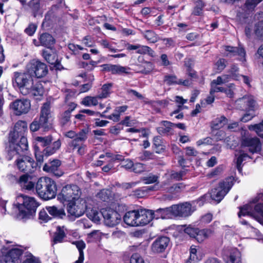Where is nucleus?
<instances>
[{
	"instance_id": "nucleus-1",
	"label": "nucleus",
	"mask_w": 263,
	"mask_h": 263,
	"mask_svg": "<svg viewBox=\"0 0 263 263\" xmlns=\"http://www.w3.org/2000/svg\"><path fill=\"white\" fill-rule=\"evenodd\" d=\"M52 116L50 105L48 102L44 103L41 107L39 118H35L30 124L29 128L31 132H35L40 129L43 131H48L52 128Z\"/></svg>"
},
{
	"instance_id": "nucleus-2",
	"label": "nucleus",
	"mask_w": 263,
	"mask_h": 263,
	"mask_svg": "<svg viewBox=\"0 0 263 263\" xmlns=\"http://www.w3.org/2000/svg\"><path fill=\"white\" fill-rule=\"evenodd\" d=\"M35 190L39 196L44 200L55 197L57 186L55 182L47 177L39 178L35 185Z\"/></svg>"
},
{
	"instance_id": "nucleus-3",
	"label": "nucleus",
	"mask_w": 263,
	"mask_h": 263,
	"mask_svg": "<svg viewBox=\"0 0 263 263\" xmlns=\"http://www.w3.org/2000/svg\"><path fill=\"white\" fill-rule=\"evenodd\" d=\"M20 198L23 199V203L17 204L19 211L17 214V218L26 221L35 215L39 204L33 197L22 196Z\"/></svg>"
},
{
	"instance_id": "nucleus-4",
	"label": "nucleus",
	"mask_w": 263,
	"mask_h": 263,
	"mask_svg": "<svg viewBox=\"0 0 263 263\" xmlns=\"http://www.w3.org/2000/svg\"><path fill=\"white\" fill-rule=\"evenodd\" d=\"M262 197V194H259L253 200L252 203L240 207V211L238 213L239 217H240L241 216L248 215L255 219L263 225V203H259L255 205H253L254 203L258 201L259 199Z\"/></svg>"
},
{
	"instance_id": "nucleus-5",
	"label": "nucleus",
	"mask_w": 263,
	"mask_h": 263,
	"mask_svg": "<svg viewBox=\"0 0 263 263\" xmlns=\"http://www.w3.org/2000/svg\"><path fill=\"white\" fill-rule=\"evenodd\" d=\"M12 83L13 86L17 87L23 95L26 96L29 94V86L33 84V79L26 69L24 72H14Z\"/></svg>"
},
{
	"instance_id": "nucleus-6",
	"label": "nucleus",
	"mask_w": 263,
	"mask_h": 263,
	"mask_svg": "<svg viewBox=\"0 0 263 263\" xmlns=\"http://www.w3.org/2000/svg\"><path fill=\"white\" fill-rule=\"evenodd\" d=\"M234 178L229 177L219 183V185L211 190V198L219 203L228 193L233 185Z\"/></svg>"
},
{
	"instance_id": "nucleus-7",
	"label": "nucleus",
	"mask_w": 263,
	"mask_h": 263,
	"mask_svg": "<svg viewBox=\"0 0 263 263\" xmlns=\"http://www.w3.org/2000/svg\"><path fill=\"white\" fill-rule=\"evenodd\" d=\"M26 69L32 78H42L45 77L48 72L47 65L36 59L31 60L27 64Z\"/></svg>"
},
{
	"instance_id": "nucleus-8",
	"label": "nucleus",
	"mask_w": 263,
	"mask_h": 263,
	"mask_svg": "<svg viewBox=\"0 0 263 263\" xmlns=\"http://www.w3.org/2000/svg\"><path fill=\"white\" fill-rule=\"evenodd\" d=\"M81 194L79 187L75 184H68L62 189L61 192L58 195V199L63 203L65 202H70L79 199Z\"/></svg>"
},
{
	"instance_id": "nucleus-9",
	"label": "nucleus",
	"mask_w": 263,
	"mask_h": 263,
	"mask_svg": "<svg viewBox=\"0 0 263 263\" xmlns=\"http://www.w3.org/2000/svg\"><path fill=\"white\" fill-rule=\"evenodd\" d=\"M61 146L60 140L54 141L51 145L46 147L43 152H41L37 145L35 146V156L37 161V164H41L44 161V157H48L53 154L57 150H58Z\"/></svg>"
},
{
	"instance_id": "nucleus-10",
	"label": "nucleus",
	"mask_w": 263,
	"mask_h": 263,
	"mask_svg": "<svg viewBox=\"0 0 263 263\" xmlns=\"http://www.w3.org/2000/svg\"><path fill=\"white\" fill-rule=\"evenodd\" d=\"M101 213L104 219L105 224L110 227H113L119 224L122 216L116 211L111 208H103Z\"/></svg>"
},
{
	"instance_id": "nucleus-11",
	"label": "nucleus",
	"mask_w": 263,
	"mask_h": 263,
	"mask_svg": "<svg viewBox=\"0 0 263 263\" xmlns=\"http://www.w3.org/2000/svg\"><path fill=\"white\" fill-rule=\"evenodd\" d=\"M10 107L15 115L20 116L28 112L31 108V103L30 100L27 99H16L10 103Z\"/></svg>"
},
{
	"instance_id": "nucleus-12",
	"label": "nucleus",
	"mask_w": 263,
	"mask_h": 263,
	"mask_svg": "<svg viewBox=\"0 0 263 263\" xmlns=\"http://www.w3.org/2000/svg\"><path fill=\"white\" fill-rule=\"evenodd\" d=\"M17 168L25 173H32L36 166L33 159L28 156H23L16 161Z\"/></svg>"
},
{
	"instance_id": "nucleus-13",
	"label": "nucleus",
	"mask_w": 263,
	"mask_h": 263,
	"mask_svg": "<svg viewBox=\"0 0 263 263\" xmlns=\"http://www.w3.org/2000/svg\"><path fill=\"white\" fill-rule=\"evenodd\" d=\"M21 138L18 143L12 144L7 147V151L10 156V160L16 155H21L22 152H24L28 150V144L27 138L24 136H21Z\"/></svg>"
},
{
	"instance_id": "nucleus-14",
	"label": "nucleus",
	"mask_w": 263,
	"mask_h": 263,
	"mask_svg": "<svg viewBox=\"0 0 263 263\" xmlns=\"http://www.w3.org/2000/svg\"><path fill=\"white\" fill-rule=\"evenodd\" d=\"M241 146L248 147L252 154L259 153L261 150V143L257 137H245L241 141Z\"/></svg>"
},
{
	"instance_id": "nucleus-15",
	"label": "nucleus",
	"mask_w": 263,
	"mask_h": 263,
	"mask_svg": "<svg viewBox=\"0 0 263 263\" xmlns=\"http://www.w3.org/2000/svg\"><path fill=\"white\" fill-rule=\"evenodd\" d=\"M173 208L174 216L182 217H186L191 215L195 210V209L192 207V204L187 202L178 205H173Z\"/></svg>"
},
{
	"instance_id": "nucleus-16",
	"label": "nucleus",
	"mask_w": 263,
	"mask_h": 263,
	"mask_svg": "<svg viewBox=\"0 0 263 263\" xmlns=\"http://www.w3.org/2000/svg\"><path fill=\"white\" fill-rule=\"evenodd\" d=\"M237 107L242 110L254 111L256 103L252 96H244L236 101Z\"/></svg>"
},
{
	"instance_id": "nucleus-17",
	"label": "nucleus",
	"mask_w": 263,
	"mask_h": 263,
	"mask_svg": "<svg viewBox=\"0 0 263 263\" xmlns=\"http://www.w3.org/2000/svg\"><path fill=\"white\" fill-rule=\"evenodd\" d=\"M43 170L45 172L51 173L58 177L62 176L64 174L61 169V161L59 159H53L45 163Z\"/></svg>"
},
{
	"instance_id": "nucleus-18",
	"label": "nucleus",
	"mask_w": 263,
	"mask_h": 263,
	"mask_svg": "<svg viewBox=\"0 0 263 263\" xmlns=\"http://www.w3.org/2000/svg\"><path fill=\"white\" fill-rule=\"evenodd\" d=\"M170 242V238L166 236L157 237L151 245V250L154 253L164 252Z\"/></svg>"
},
{
	"instance_id": "nucleus-19",
	"label": "nucleus",
	"mask_w": 263,
	"mask_h": 263,
	"mask_svg": "<svg viewBox=\"0 0 263 263\" xmlns=\"http://www.w3.org/2000/svg\"><path fill=\"white\" fill-rule=\"evenodd\" d=\"M223 257L226 263H241L240 252L236 248L224 250Z\"/></svg>"
},
{
	"instance_id": "nucleus-20",
	"label": "nucleus",
	"mask_w": 263,
	"mask_h": 263,
	"mask_svg": "<svg viewBox=\"0 0 263 263\" xmlns=\"http://www.w3.org/2000/svg\"><path fill=\"white\" fill-rule=\"evenodd\" d=\"M155 217V215L152 210L144 209L138 211V226L148 224Z\"/></svg>"
},
{
	"instance_id": "nucleus-21",
	"label": "nucleus",
	"mask_w": 263,
	"mask_h": 263,
	"mask_svg": "<svg viewBox=\"0 0 263 263\" xmlns=\"http://www.w3.org/2000/svg\"><path fill=\"white\" fill-rule=\"evenodd\" d=\"M86 205H76L75 200L68 202L67 205L68 213L72 216L79 217L82 216L85 211Z\"/></svg>"
},
{
	"instance_id": "nucleus-22",
	"label": "nucleus",
	"mask_w": 263,
	"mask_h": 263,
	"mask_svg": "<svg viewBox=\"0 0 263 263\" xmlns=\"http://www.w3.org/2000/svg\"><path fill=\"white\" fill-rule=\"evenodd\" d=\"M226 51L227 52V56L232 57L236 55H238L241 60H245L246 55V51L245 49L242 47H233V46H226Z\"/></svg>"
},
{
	"instance_id": "nucleus-23",
	"label": "nucleus",
	"mask_w": 263,
	"mask_h": 263,
	"mask_svg": "<svg viewBox=\"0 0 263 263\" xmlns=\"http://www.w3.org/2000/svg\"><path fill=\"white\" fill-rule=\"evenodd\" d=\"M103 68V70L111 72L112 74H122V73H128V72L126 71L127 68L119 65H112V64H103L101 66Z\"/></svg>"
},
{
	"instance_id": "nucleus-24",
	"label": "nucleus",
	"mask_w": 263,
	"mask_h": 263,
	"mask_svg": "<svg viewBox=\"0 0 263 263\" xmlns=\"http://www.w3.org/2000/svg\"><path fill=\"white\" fill-rule=\"evenodd\" d=\"M124 222L130 226H138V211L133 210L127 212L123 217Z\"/></svg>"
},
{
	"instance_id": "nucleus-25",
	"label": "nucleus",
	"mask_w": 263,
	"mask_h": 263,
	"mask_svg": "<svg viewBox=\"0 0 263 263\" xmlns=\"http://www.w3.org/2000/svg\"><path fill=\"white\" fill-rule=\"evenodd\" d=\"M39 41L41 45L50 49L55 43L54 37L48 33H43L40 35Z\"/></svg>"
},
{
	"instance_id": "nucleus-26",
	"label": "nucleus",
	"mask_w": 263,
	"mask_h": 263,
	"mask_svg": "<svg viewBox=\"0 0 263 263\" xmlns=\"http://www.w3.org/2000/svg\"><path fill=\"white\" fill-rule=\"evenodd\" d=\"M154 214L155 215V218H162L164 219L166 217H169L171 215L174 216V208L173 205L170 207L164 208H159L155 211Z\"/></svg>"
},
{
	"instance_id": "nucleus-27",
	"label": "nucleus",
	"mask_w": 263,
	"mask_h": 263,
	"mask_svg": "<svg viewBox=\"0 0 263 263\" xmlns=\"http://www.w3.org/2000/svg\"><path fill=\"white\" fill-rule=\"evenodd\" d=\"M48 213L54 218L63 219L66 216V213L63 208H58L55 206H46Z\"/></svg>"
},
{
	"instance_id": "nucleus-28",
	"label": "nucleus",
	"mask_w": 263,
	"mask_h": 263,
	"mask_svg": "<svg viewBox=\"0 0 263 263\" xmlns=\"http://www.w3.org/2000/svg\"><path fill=\"white\" fill-rule=\"evenodd\" d=\"M23 250L18 248H14L11 249L5 255L7 258H9L14 263H19L20 259L23 254Z\"/></svg>"
},
{
	"instance_id": "nucleus-29",
	"label": "nucleus",
	"mask_w": 263,
	"mask_h": 263,
	"mask_svg": "<svg viewBox=\"0 0 263 263\" xmlns=\"http://www.w3.org/2000/svg\"><path fill=\"white\" fill-rule=\"evenodd\" d=\"M213 233V231L211 229H205L199 230L197 228V233L194 238H195L198 242L200 243L211 236Z\"/></svg>"
},
{
	"instance_id": "nucleus-30",
	"label": "nucleus",
	"mask_w": 263,
	"mask_h": 263,
	"mask_svg": "<svg viewBox=\"0 0 263 263\" xmlns=\"http://www.w3.org/2000/svg\"><path fill=\"white\" fill-rule=\"evenodd\" d=\"M235 156L237 157L236 161V167L240 173H241L243 161L246 160L247 158H252L249 156L247 153H245L242 150H240L238 154H235Z\"/></svg>"
},
{
	"instance_id": "nucleus-31",
	"label": "nucleus",
	"mask_w": 263,
	"mask_h": 263,
	"mask_svg": "<svg viewBox=\"0 0 263 263\" xmlns=\"http://www.w3.org/2000/svg\"><path fill=\"white\" fill-rule=\"evenodd\" d=\"M42 0H31L28 3V6L31 10L32 14L34 17H36L39 14L42 13L40 2Z\"/></svg>"
},
{
	"instance_id": "nucleus-32",
	"label": "nucleus",
	"mask_w": 263,
	"mask_h": 263,
	"mask_svg": "<svg viewBox=\"0 0 263 263\" xmlns=\"http://www.w3.org/2000/svg\"><path fill=\"white\" fill-rule=\"evenodd\" d=\"M30 92L32 96L34 97L42 96L44 94V88L41 83H36L34 85L32 84L29 86Z\"/></svg>"
},
{
	"instance_id": "nucleus-33",
	"label": "nucleus",
	"mask_w": 263,
	"mask_h": 263,
	"mask_svg": "<svg viewBox=\"0 0 263 263\" xmlns=\"http://www.w3.org/2000/svg\"><path fill=\"white\" fill-rule=\"evenodd\" d=\"M35 140L37 142V146H41L47 147L51 145V144H50L53 140V138L52 136L49 135L45 137H36Z\"/></svg>"
},
{
	"instance_id": "nucleus-34",
	"label": "nucleus",
	"mask_w": 263,
	"mask_h": 263,
	"mask_svg": "<svg viewBox=\"0 0 263 263\" xmlns=\"http://www.w3.org/2000/svg\"><path fill=\"white\" fill-rule=\"evenodd\" d=\"M227 119L224 116H221L213 120L211 123V127L213 130H218L222 127L227 123Z\"/></svg>"
},
{
	"instance_id": "nucleus-35",
	"label": "nucleus",
	"mask_w": 263,
	"mask_h": 263,
	"mask_svg": "<svg viewBox=\"0 0 263 263\" xmlns=\"http://www.w3.org/2000/svg\"><path fill=\"white\" fill-rule=\"evenodd\" d=\"M75 245L79 252V257L75 263H83L84 260L83 249L85 248V243L82 240L76 241L72 242Z\"/></svg>"
},
{
	"instance_id": "nucleus-36",
	"label": "nucleus",
	"mask_w": 263,
	"mask_h": 263,
	"mask_svg": "<svg viewBox=\"0 0 263 263\" xmlns=\"http://www.w3.org/2000/svg\"><path fill=\"white\" fill-rule=\"evenodd\" d=\"M113 84L108 83L103 85L101 87V92L99 95L98 98L100 99L106 98L109 97L111 93V89L112 87Z\"/></svg>"
},
{
	"instance_id": "nucleus-37",
	"label": "nucleus",
	"mask_w": 263,
	"mask_h": 263,
	"mask_svg": "<svg viewBox=\"0 0 263 263\" xmlns=\"http://www.w3.org/2000/svg\"><path fill=\"white\" fill-rule=\"evenodd\" d=\"M27 129V123L25 121L19 120L15 124L13 129L15 130L17 133L20 134V136H23L24 133Z\"/></svg>"
},
{
	"instance_id": "nucleus-38",
	"label": "nucleus",
	"mask_w": 263,
	"mask_h": 263,
	"mask_svg": "<svg viewBox=\"0 0 263 263\" xmlns=\"http://www.w3.org/2000/svg\"><path fill=\"white\" fill-rule=\"evenodd\" d=\"M248 129L251 131H253L260 138H263V120L261 122L258 124L250 125L248 126Z\"/></svg>"
},
{
	"instance_id": "nucleus-39",
	"label": "nucleus",
	"mask_w": 263,
	"mask_h": 263,
	"mask_svg": "<svg viewBox=\"0 0 263 263\" xmlns=\"http://www.w3.org/2000/svg\"><path fill=\"white\" fill-rule=\"evenodd\" d=\"M42 55L45 60L51 65L55 63L58 59V56L55 53H50L47 50H43Z\"/></svg>"
},
{
	"instance_id": "nucleus-40",
	"label": "nucleus",
	"mask_w": 263,
	"mask_h": 263,
	"mask_svg": "<svg viewBox=\"0 0 263 263\" xmlns=\"http://www.w3.org/2000/svg\"><path fill=\"white\" fill-rule=\"evenodd\" d=\"M66 236L65 233L63 229L58 227L57 232L54 234L53 241L54 243L61 242Z\"/></svg>"
},
{
	"instance_id": "nucleus-41",
	"label": "nucleus",
	"mask_w": 263,
	"mask_h": 263,
	"mask_svg": "<svg viewBox=\"0 0 263 263\" xmlns=\"http://www.w3.org/2000/svg\"><path fill=\"white\" fill-rule=\"evenodd\" d=\"M204 6L205 4L201 0L197 1L196 2L193 14L195 15H201L203 13L202 9Z\"/></svg>"
},
{
	"instance_id": "nucleus-42",
	"label": "nucleus",
	"mask_w": 263,
	"mask_h": 263,
	"mask_svg": "<svg viewBox=\"0 0 263 263\" xmlns=\"http://www.w3.org/2000/svg\"><path fill=\"white\" fill-rule=\"evenodd\" d=\"M144 35L145 38L151 43H156L158 41V36L152 30H146Z\"/></svg>"
},
{
	"instance_id": "nucleus-43",
	"label": "nucleus",
	"mask_w": 263,
	"mask_h": 263,
	"mask_svg": "<svg viewBox=\"0 0 263 263\" xmlns=\"http://www.w3.org/2000/svg\"><path fill=\"white\" fill-rule=\"evenodd\" d=\"M86 215L87 217L92 221L98 222L100 221L99 213L96 210L91 209L86 210Z\"/></svg>"
},
{
	"instance_id": "nucleus-44",
	"label": "nucleus",
	"mask_w": 263,
	"mask_h": 263,
	"mask_svg": "<svg viewBox=\"0 0 263 263\" xmlns=\"http://www.w3.org/2000/svg\"><path fill=\"white\" fill-rule=\"evenodd\" d=\"M82 103L86 106L90 105L96 106L98 104V102L97 97L87 96L83 99Z\"/></svg>"
},
{
	"instance_id": "nucleus-45",
	"label": "nucleus",
	"mask_w": 263,
	"mask_h": 263,
	"mask_svg": "<svg viewBox=\"0 0 263 263\" xmlns=\"http://www.w3.org/2000/svg\"><path fill=\"white\" fill-rule=\"evenodd\" d=\"M178 80L175 75L166 74L164 77V82L168 85L178 84Z\"/></svg>"
},
{
	"instance_id": "nucleus-46",
	"label": "nucleus",
	"mask_w": 263,
	"mask_h": 263,
	"mask_svg": "<svg viewBox=\"0 0 263 263\" xmlns=\"http://www.w3.org/2000/svg\"><path fill=\"white\" fill-rule=\"evenodd\" d=\"M227 61L224 59H219L214 65V69L216 72H221L226 67Z\"/></svg>"
},
{
	"instance_id": "nucleus-47",
	"label": "nucleus",
	"mask_w": 263,
	"mask_h": 263,
	"mask_svg": "<svg viewBox=\"0 0 263 263\" xmlns=\"http://www.w3.org/2000/svg\"><path fill=\"white\" fill-rule=\"evenodd\" d=\"M137 53L139 54H148L151 57L154 56V51L147 46H141L139 45V48L137 51Z\"/></svg>"
},
{
	"instance_id": "nucleus-48",
	"label": "nucleus",
	"mask_w": 263,
	"mask_h": 263,
	"mask_svg": "<svg viewBox=\"0 0 263 263\" xmlns=\"http://www.w3.org/2000/svg\"><path fill=\"white\" fill-rule=\"evenodd\" d=\"M139 72L148 74L153 69V64L151 62H146L145 65L139 66Z\"/></svg>"
},
{
	"instance_id": "nucleus-49",
	"label": "nucleus",
	"mask_w": 263,
	"mask_h": 263,
	"mask_svg": "<svg viewBox=\"0 0 263 263\" xmlns=\"http://www.w3.org/2000/svg\"><path fill=\"white\" fill-rule=\"evenodd\" d=\"M110 196V192L108 190H102L97 195V197L103 201H107Z\"/></svg>"
},
{
	"instance_id": "nucleus-50",
	"label": "nucleus",
	"mask_w": 263,
	"mask_h": 263,
	"mask_svg": "<svg viewBox=\"0 0 263 263\" xmlns=\"http://www.w3.org/2000/svg\"><path fill=\"white\" fill-rule=\"evenodd\" d=\"M20 136H21L20 134L15 131L14 129H13V131L10 132L9 134V146H11L12 144H15L16 143L17 139Z\"/></svg>"
},
{
	"instance_id": "nucleus-51",
	"label": "nucleus",
	"mask_w": 263,
	"mask_h": 263,
	"mask_svg": "<svg viewBox=\"0 0 263 263\" xmlns=\"http://www.w3.org/2000/svg\"><path fill=\"white\" fill-rule=\"evenodd\" d=\"M71 114L69 111H65L61 115L60 123L62 126H64L70 121Z\"/></svg>"
},
{
	"instance_id": "nucleus-52",
	"label": "nucleus",
	"mask_w": 263,
	"mask_h": 263,
	"mask_svg": "<svg viewBox=\"0 0 263 263\" xmlns=\"http://www.w3.org/2000/svg\"><path fill=\"white\" fill-rule=\"evenodd\" d=\"M161 138L160 136H156L153 139V143L155 148L159 151L164 150L165 146L162 144Z\"/></svg>"
},
{
	"instance_id": "nucleus-53",
	"label": "nucleus",
	"mask_w": 263,
	"mask_h": 263,
	"mask_svg": "<svg viewBox=\"0 0 263 263\" xmlns=\"http://www.w3.org/2000/svg\"><path fill=\"white\" fill-rule=\"evenodd\" d=\"M255 33L258 37L263 39V21H260L256 24Z\"/></svg>"
},
{
	"instance_id": "nucleus-54",
	"label": "nucleus",
	"mask_w": 263,
	"mask_h": 263,
	"mask_svg": "<svg viewBox=\"0 0 263 263\" xmlns=\"http://www.w3.org/2000/svg\"><path fill=\"white\" fill-rule=\"evenodd\" d=\"M262 0H247L245 6L248 10H253Z\"/></svg>"
},
{
	"instance_id": "nucleus-55",
	"label": "nucleus",
	"mask_w": 263,
	"mask_h": 263,
	"mask_svg": "<svg viewBox=\"0 0 263 263\" xmlns=\"http://www.w3.org/2000/svg\"><path fill=\"white\" fill-rule=\"evenodd\" d=\"M88 130L87 129H82L78 134H77L76 138L81 142L85 141L87 138V133Z\"/></svg>"
},
{
	"instance_id": "nucleus-56",
	"label": "nucleus",
	"mask_w": 263,
	"mask_h": 263,
	"mask_svg": "<svg viewBox=\"0 0 263 263\" xmlns=\"http://www.w3.org/2000/svg\"><path fill=\"white\" fill-rule=\"evenodd\" d=\"M146 169L144 164L141 163H136L133 164L132 170L136 173H141L144 172Z\"/></svg>"
},
{
	"instance_id": "nucleus-57",
	"label": "nucleus",
	"mask_w": 263,
	"mask_h": 263,
	"mask_svg": "<svg viewBox=\"0 0 263 263\" xmlns=\"http://www.w3.org/2000/svg\"><path fill=\"white\" fill-rule=\"evenodd\" d=\"M158 177L156 175L151 174L148 176L141 178V180L145 181V184L155 183L158 180Z\"/></svg>"
},
{
	"instance_id": "nucleus-58",
	"label": "nucleus",
	"mask_w": 263,
	"mask_h": 263,
	"mask_svg": "<svg viewBox=\"0 0 263 263\" xmlns=\"http://www.w3.org/2000/svg\"><path fill=\"white\" fill-rule=\"evenodd\" d=\"M47 211L46 209H43L39 213V219L44 222H47L51 219V218L48 215Z\"/></svg>"
},
{
	"instance_id": "nucleus-59",
	"label": "nucleus",
	"mask_w": 263,
	"mask_h": 263,
	"mask_svg": "<svg viewBox=\"0 0 263 263\" xmlns=\"http://www.w3.org/2000/svg\"><path fill=\"white\" fill-rule=\"evenodd\" d=\"M166 184V183L165 182H163L161 185L159 184L158 183H156L152 186L144 187V189L146 193L147 192L151 191H157L159 190H161L162 188H163V185H165Z\"/></svg>"
},
{
	"instance_id": "nucleus-60",
	"label": "nucleus",
	"mask_w": 263,
	"mask_h": 263,
	"mask_svg": "<svg viewBox=\"0 0 263 263\" xmlns=\"http://www.w3.org/2000/svg\"><path fill=\"white\" fill-rule=\"evenodd\" d=\"M37 25L33 23H31L25 29V32L28 35L32 36L36 31Z\"/></svg>"
},
{
	"instance_id": "nucleus-61",
	"label": "nucleus",
	"mask_w": 263,
	"mask_h": 263,
	"mask_svg": "<svg viewBox=\"0 0 263 263\" xmlns=\"http://www.w3.org/2000/svg\"><path fill=\"white\" fill-rule=\"evenodd\" d=\"M241 118L240 121L243 122H247L251 120L255 115L254 111H248Z\"/></svg>"
},
{
	"instance_id": "nucleus-62",
	"label": "nucleus",
	"mask_w": 263,
	"mask_h": 263,
	"mask_svg": "<svg viewBox=\"0 0 263 263\" xmlns=\"http://www.w3.org/2000/svg\"><path fill=\"white\" fill-rule=\"evenodd\" d=\"M28 178L29 175L28 174L26 173L25 174H24L20 177L19 179L17 181V183L22 187L27 183L28 181Z\"/></svg>"
},
{
	"instance_id": "nucleus-63",
	"label": "nucleus",
	"mask_w": 263,
	"mask_h": 263,
	"mask_svg": "<svg viewBox=\"0 0 263 263\" xmlns=\"http://www.w3.org/2000/svg\"><path fill=\"white\" fill-rule=\"evenodd\" d=\"M197 228L189 227L184 229V232L189 235L191 237L194 238L197 233Z\"/></svg>"
},
{
	"instance_id": "nucleus-64",
	"label": "nucleus",
	"mask_w": 263,
	"mask_h": 263,
	"mask_svg": "<svg viewBox=\"0 0 263 263\" xmlns=\"http://www.w3.org/2000/svg\"><path fill=\"white\" fill-rule=\"evenodd\" d=\"M196 253H197V250L195 248L191 247L190 249V256L189 258V260L186 261V263H189L191 262L192 261H195L197 259V256H196Z\"/></svg>"
}]
</instances>
